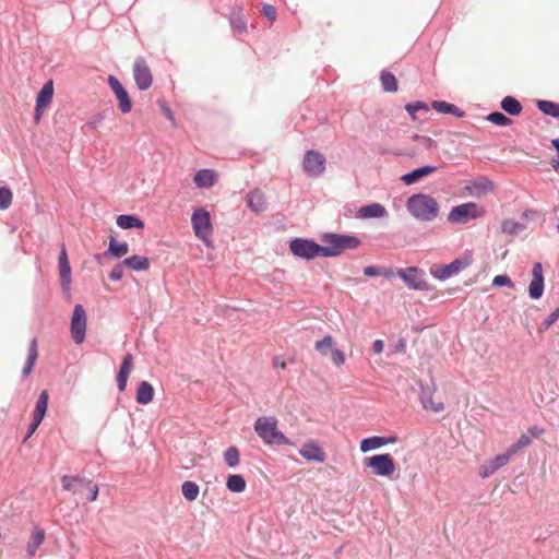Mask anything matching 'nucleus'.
Returning <instances> with one entry per match:
<instances>
[{"mask_svg":"<svg viewBox=\"0 0 559 559\" xmlns=\"http://www.w3.org/2000/svg\"><path fill=\"white\" fill-rule=\"evenodd\" d=\"M406 209L416 219L431 222L439 215V203L437 200L425 193H417L406 201Z\"/></svg>","mask_w":559,"mask_h":559,"instance_id":"obj_1","label":"nucleus"},{"mask_svg":"<svg viewBox=\"0 0 559 559\" xmlns=\"http://www.w3.org/2000/svg\"><path fill=\"white\" fill-rule=\"evenodd\" d=\"M277 425L278 420L274 416L259 417L254 423V431L265 444H290Z\"/></svg>","mask_w":559,"mask_h":559,"instance_id":"obj_2","label":"nucleus"},{"mask_svg":"<svg viewBox=\"0 0 559 559\" xmlns=\"http://www.w3.org/2000/svg\"><path fill=\"white\" fill-rule=\"evenodd\" d=\"M323 257H336L346 250H353L360 246L359 238L349 235L324 234L321 238Z\"/></svg>","mask_w":559,"mask_h":559,"instance_id":"obj_3","label":"nucleus"},{"mask_svg":"<svg viewBox=\"0 0 559 559\" xmlns=\"http://www.w3.org/2000/svg\"><path fill=\"white\" fill-rule=\"evenodd\" d=\"M191 224L197 238H199L207 248L213 247V225L210 212L203 207H198L191 215Z\"/></svg>","mask_w":559,"mask_h":559,"instance_id":"obj_4","label":"nucleus"},{"mask_svg":"<svg viewBox=\"0 0 559 559\" xmlns=\"http://www.w3.org/2000/svg\"><path fill=\"white\" fill-rule=\"evenodd\" d=\"M472 255L465 254L460 259H455L449 264L432 266L430 269V273L435 278L439 281H444L467 269L472 264Z\"/></svg>","mask_w":559,"mask_h":559,"instance_id":"obj_5","label":"nucleus"},{"mask_svg":"<svg viewBox=\"0 0 559 559\" xmlns=\"http://www.w3.org/2000/svg\"><path fill=\"white\" fill-rule=\"evenodd\" d=\"M367 467L372 468L376 476L391 477L396 467L390 454H376L364 460Z\"/></svg>","mask_w":559,"mask_h":559,"instance_id":"obj_6","label":"nucleus"},{"mask_svg":"<svg viewBox=\"0 0 559 559\" xmlns=\"http://www.w3.org/2000/svg\"><path fill=\"white\" fill-rule=\"evenodd\" d=\"M484 214L485 210L483 207L476 203L468 202L454 206L450 211L448 219L452 223H466L468 219L481 217Z\"/></svg>","mask_w":559,"mask_h":559,"instance_id":"obj_7","label":"nucleus"},{"mask_svg":"<svg viewBox=\"0 0 559 559\" xmlns=\"http://www.w3.org/2000/svg\"><path fill=\"white\" fill-rule=\"evenodd\" d=\"M289 249L296 257L306 260H310L319 255L323 257L322 246L308 239L298 238L292 240Z\"/></svg>","mask_w":559,"mask_h":559,"instance_id":"obj_8","label":"nucleus"},{"mask_svg":"<svg viewBox=\"0 0 559 559\" xmlns=\"http://www.w3.org/2000/svg\"><path fill=\"white\" fill-rule=\"evenodd\" d=\"M326 159L324 155L316 150L305 153L302 160L304 171L310 177H320L325 171Z\"/></svg>","mask_w":559,"mask_h":559,"instance_id":"obj_9","label":"nucleus"},{"mask_svg":"<svg viewBox=\"0 0 559 559\" xmlns=\"http://www.w3.org/2000/svg\"><path fill=\"white\" fill-rule=\"evenodd\" d=\"M86 312L82 305H75L71 318V337L75 344H82L86 333Z\"/></svg>","mask_w":559,"mask_h":559,"instance_id":"obj_10","label":"nucleus"},{"mask_svg":"<svg viewBox=\"0 0 559 559\" xmlns=\"http://www.w3.org/2000/svg\"><path fill=\"white\" fill-rule=\"evenodd\" d=\"M334 345V338L331 335H325L322 340L316 342L314 348L321 356H326L330 353L333 365L341 367L345 362V354L335 348Z\"/></svg>","mask_w":559,"mask_h":559,"instance_id":"obj_11","label":"nucleus"},{"mask_svg":"<svg viewBox=\"0 0 559 559\" xmlns=\"http://www.w3.org/2000/svg\"><path fill=\"white\" fill-rule=\"evenodd\" d=\"M133 78L140 90L145 91L151 87L153 83V75L150 67L143 58H138L134 61Z\"/></svg>","mask_w":559,"mask_h":559,"instance_id":"obj_12","label":"nucleus"},{"mask_svg":"<svg viewBox=\"0 0 559 559\" xmlns=\"http://www.w3.org/2000/svg\"><path fill=\"white\" fill-rule=\"evenodd\" d=\"M107 82L119 102L120 111L122 114L130 112L132 109V103L127 90L116 76L109 75Z\"/></svg>","mask_w":559,"mask_h":559,"instance_id":"obj_13","label":"nucleus"},{"mask_svg":"<svg viewBox=\"0 0 559 559\" xmlns=\"http://www.w3.org/2000/svg\"><path fill=\"white\" fill-rule=\"evenodd\" d=\"M423 272L415 266L402 269L397 271V275L406 283L408 288L423 290L426 288V282L420 278Z\"/></svg>","mask_w":559,"mask_h":559,"instance_id":"obj_14","label":"nucleus"},{"mask_svg":"<svg viewBox=\"0 0 559 559\" xmlns=\"http://www.w3.org/2000/svg\"><path fill=\"white\" fill-rule=\"evenodd\" d=\"M544 293L543 265L536 262L532 270V281L528 286V295L532 299H538Z\"/></svg>","mask_w":559,"mask_h":559,"instance_id":"obj_15","label":"nucleus"},{"mask_svg":"<svg viewBox=\"0 0 559 559\" xmlns=\"http://www.w3.org/2000/svg\"><path fill=\"white\" fill-rule=\"evenodd\" d=\"M59 274L63 290H69L71 285V266L64 245L61 246L59 255Z\"/></svg>","mask_w":559,"mask_h":559,"instance_id":"obj_16","label":"nucleus"},{"mask_svg":"<svg viewBox=\"0 0 559 559\" xmlns=\"http://www.w3.org/2000/svg\"><path fill=\"white\" fill-rule=\"evenodd\" d=\"M299 454L307 461H314L322 463L325 461V452L314 441L306 442L299 450Z\"/></svg>","mask_w":559,"mask_h":559,"instance_id":"obj_17","label":"nucleus"},{"mask_svg":"<svg viewBox=\"0 0 559 559\" xmlns=\"http://www.w3.org/2000/svg\"><path fill=\"white\" fill-rule=\"evenodd\" d=\"M46 538V532L38 525H34L29 538L26 543V552L28 557L35 556L37 549L43 545Z\"/></svg>","mask_w":559,"mask_h":559,"instance_id":"obj_18","label":"nucleus"},{"mask_svg":"<svg viewBox=\"0 0 559 559\" xmlns=\"http://www.w3.org/2000/svg\"><path fill=\"white\" fill-rule=\"evenodd\" d=\"M395 442H397V437L396 436H390V437L374 436V437H370V438H366V439L361 440V442H360V451L366 453V452H369L371 450L381 448V447L386 445V444H392V443H395Z\"/></svg>","mask_w":559,"mask_h":559,"instance_id":"obj_19","label":"nucleus"},{"mask_svg":"<svg viewBox=\"0 0 559 559\" xmlns=\"http://www.w3.org/2000/svg\"><path fill=\"white\" fill-rule=\"evenodd\" d=\"M133 369V356L128 353L124 355L120 369L117 374L118 389L123 392L127 388L128 378Z\"/></svg>","mask_w":559,"mask_h":559,"instance_id":"obj_20","label":"nucleus"},{"mask_svg":"<svg viewBox=\"0 0 559 559\" xmlns=\"http://www.w3.org/2000/svg\"><path fill=\"white\" fill-rule=\"evenodd\" d=\"M388 215V212L383 205L380 203H371L365 206H361L358 212L357 216L359 218H380Z\"/></svg>","mask_w":559,"mask_h":559,"instance_id":"obj_21","label":"nucleus"},{"mask_svg":"<svg viewBox=\"0 0 559 559\" xmlns=\"http://www.w3.org/2000/svg\"><path fill=\"white\" fill-rule=\"evenodd\" d=\"M53 96L52 81L47 82L36 97V111H44V109L51 103Z\"/></svg>","mask_w":559,"mask_h":559,"instance_id":"obj_22","label":"nucleus"},{"mask_svg":"<svg viewBox=\"0 0 559 559\" xmlns=\"http://www.w3.org/2000/svg\"><path fill=\"white\" fill-rule=\"evenodd\" d=\"M247 205L255 213L266 210V200L264 193L255 189L247 195Z\"/></svg>","mask_w":559,"mask_h":559,"instance_id":"obj_23","label":"nucleus"},{"mask_svg":"<svg viewBox=\"0 0 559 559\" xmlns=\"http://www.w3.org/2000/svg\"><path fill=\"white\" fill-rule=\"evenodd\" d=\"M436 166H424L402 176V181L405 185H413L424 177H427L437 171Z\"/></svg>","mask_w":559,"mask_h":559,"instance_id":"obj_24","label":"nucleus"},{"mask_svg":"<svg viewBox=\"0 0 559 559\" xmlns=\"http://www.w3.org/2000/svg\"><path fill=\"white\" fill-rule=\"evenodd\" d=\"M217 175L211 169L199 170L193 178L194 183L199 188H210L216 182Z\"/></svg>","mask_w":559,"mask_h":559,"instance_id":"obj_25","label":"nucleus"},{"mask_svg":"<svg viewBox=\"0 0 559 559\" xmlns=\"http://www.w3.org/2000/svg\"><path fill=\"white\" fill-rule=\"evenodd\" d=\"M154 399V388L147 381H142L136 389V402L142 405L151 403Z\"/></svg>","mask_w":559,"mask_h":559,"instance_id":"obj_26","label":"nucleus"},{"mask_svg":"<svg viewBox=\"0 0 559 559\" xmlns=\"http://www.w3.org/2000/svg\"><path fill=\"white\" fill-rule=\"evenodd\" d=\"M229 23H230V26L235 34L241 35L247 32L248 22L243 15L241 9L233 12V14L229 19Z\"/></svg>","mask_w":559,"mask_h":559,"instance_id":"obj_27","label":"nucleus"},{"mask_svg":"<svg viewBox=\"0 0 559 559\" xmlns=\"http://www.w3.org/2000/svg\"><path fill=\"white\" fill-rule=\"evenodd\" d=\"M492 189V182L487 179L476 180L469 187H467L469 194L477 198L486 195L487 193L491 192Z\"/></svg>","mask_w":559,"mask_h":559,"instance_id":"obj_28","label":"nucleus"},{"mask_svg":"<svg viewBox=\"0 0 559 559\" xmlns=\"http://www.w3.org/2000/svg\"><path fill=\"white\" fill-rule=\"evenodd\" d=\"M122 264L132 271H146L150 267V260L142 255H132L122 261Z\"/></svg>","mask_w":559,"mask_h":559,"instance_id":"obj_29","label":"nucleus"},{"mask_svg":"<svg viewBox=\"0 0 559 559\" xmlns=\"http://www.w3.org/2000/svg\"><path fill=\"white\" fill-rule=\"evenodd\" d=\"M117 225L122 229H130V228H138L143 229L144 228V222L136 217L135 215H119L117 217Z\"/></svg>","mask_w":559,"mask_h":559,"instance_id":"obj_30","label":"nucleus"},{"mask_svg":"<svg viewBox=\"0 0 559 559\" xmlns=\"http://www.w3.org/2000/svg\"><path fill=\"white\" fill-rule=\"evenodd\" d=\"M500 105L501 108L511 116H519L523 109L521 103L513 96H506Z\"/></svg>","mask_w":559,"mask_h":559,"instance_id":"obj_31","label":"nucleus"},{"mask_svg":"<svg viewBox=\"0 0 559 559\" xmlns=\"http://www.w3.org/2000/svg\"><path fill=\"white\" fill-rule=\"evenodd\" d=\"M87 481H88V479H85L84 477H81V476L64 475L61 477V485H62L63 490H66V491L76 492L75 487L76 486L85 487Z\"/></svg>","mask_w":559,"mask_h":559,"instance_id":"obj_32","label":"nucleus"},{"mask_svg":"<svg viewBox=\"0 0 559 559\" xmlns=\"http://www.w3.org/2000/svg\"><path fill=\"white\" fill-rule=\"evenodd\" d=\"M432 108L441 114H450L456 117H463L464 111H462L459 107L453 104H449L442 100H435L431 104Z\"/></svg>","mask_w":559,"mask_h":559,"instance_id":"obj_33","label":"nucleus"},{"mask_svg":"<svg viewBox=\"0 0 559 559\" xmlns=\"http://www.w3.org/2000/svg\"><path fill=\"white\" fill-rule=\"evenodd\" d=\"M48 400H49L48 391L43 390L38 396L37 402H36L35 409L33 412V417L44 419L47 408H48Z\"/></svg>","mask_w":559,"mask_h":559,"instance_id":"obj_34","label":"nucleus"},{"mask_svg":"<svg viewBox=\"0 0 559 559\" xmlns=\"http://www.w3.org/2000/svg\"><path fill=\"white\" fill-rule=\"evenodd\" d=\"M38 357V348H37V340L33 338L29 345V352L28 357L25 364V367L23 368V376L27 377L33 370V367L37 360Z\"/></svg>","mask_w":559,"mask_h":559,"instance_id":"obj_35","label":"nucleus"},{"mask_svg":"<svg viewBox=\"0 0 559 559\" xmlns=\"http://www.w3.org/2000/svg\"><path fill=\"white\" fill-rule=\"evenodd\" d=\"M247 483L241 475H229L226 481V487L231 492H242L246 489Z\"/></svg>","mask_w":559,"mask_h":559,"instance_id":"obj_36","label":"nucleus"},{"mask_svg":"<svg viewBox=\"0 0 559 559\" xmlns=\"http://www.w3.org/2000/svg\"><path fill=\"white\" fill-rule=\"evenodd\" d=\"M129 252V245L127 242H117L115 238H110L107 253L115 258H121Z\"/></svg>","mask_w":559,"mask_h":559,"instance_id":"obj_37","label":"nucleus"},{"mask_svg":"<svg viewBox=\"0 0 559 559\" xmlns=\"http://www.w3.org/2000/svg\"><path fill=\"white\" fill-rule=\"evenodd\" d=\"M537 108L545 115L559 118V104L550 100H538Z\"/></svg>","mask_w":559,"mask_h":559,"instance_id":"obj_38","label":"nucleus"},{"mask_svg":"<svg viewBox=\"0 0 559 559\" xmlns=\"http://www.w3.org/2000/svg\"><path fill=\"white\" fill-rule=\"evenodd\" d=\"M199 486L194 481L187 480L181 486V492L188 501H194L199 496Z\"/></svg>","mask_w":559,"mask_h":559,"instance_id":"obj_39","label":"nucleus"},{"mask_svg":"<svg viewBox=\"0 0 559 559\" xmlns=\"http://www.w3.org/2000/svg\"><path fill=\"white\" fill-rule=\"evenodd\" d=\"M381 84L384 91L386 92H396L397 91V81L395 76L389 72V71H382L381 76Z\"/></svg>","mask_w":559,"mask_h":559,"instance_id":"obj_40","label":"nucleus"},{"mask_svg":"<svg viewBox=\"0 0 559 559\" xmlns=\"http://www.w3.org/2000/svg\"><path fill=\"white\" fill-rule=\"evenodd\" d=\"M224 461L229 467L237 466L240 462L239 450L234 445L227 448L224 452Z\"/></svg>","mask_w":559,"mask_h":559,"instance_id":"obj_41","label":"nucleus"},{"mask_svg":"<svg viewBox=\"0 0 559 559\" xmlns=\"http://www.w3.org/2000/svg\"><path fill=\"white\" fill-rule=\"evenodd\" d=\"M524 226L514 219H504L501 223V231L503 234L515 235L522 231Z\"/></svg>","mask_w":559,"mask_h":559,"instance_id":"obj_42","label":"nucleus"},{"mask_svg":"<svg viewBox=\"0 0 559 559\" xmlns=\"http://www.w3.org/2000/svg\"><path fill=\"white\" fill-rule=\"evenodd\" d=\"M486 119L491 123L500 127H508L512 123V120L510 118H508L506 115L499 111L489 114Z\"/></svg>","mask_w":559,"mask_h":559,"instance_id":"obj_43","label":"nucleus"},{"mask_svg":"<svg viewBox=\"0 0 559 559\" xmlns=\"http://www.w3.org/2000/svg\"><path fill=\"white\" fill-rule=\"evenodd\" d=\"M13 194L7 187H0V210H7L12 204Z\"/></svg>","mask_w":559,"mask_h":559,"instance_id":"obj_44","label":"nucleus"},{"mask_svg":"<svg viewBox=\"0 0 559 559\" xmlns=\"http://www.w3.org/2000/svg\"><path fill=\"white\" fill-rule=\"evenodd\" d=\"M405 109L411 115V117L414 121L417 120V117H416L417 111H419V110H424L426 112L429 111L428 105L424 102H416V103L407 104L405 106Z\"/></svg>","mask_w":559,"mask_h":559,"instance_id":"obj_45","label":"nucleus"},{"mask_svg":"<svg viewBox=\"0 0 559 559\" xmlns=\"http://www.w3.org/2000/svg\"><path fill=\"white\" fill-rule=\"evenodd\" d=\"M532 442V439L530 436H526V435H522L518 441L515 443H513L509 450H510V453H513V455L520 451L521 449L527 447L528 444H531Z\"/></svg>","mask_w":559,"mask_h":559,"instance_id":"obj_46","label":"nucleus"},{"mask_svg":"<svg viewBox=\"0 0 559 559\" xmlns=\"http://www.w3.org/2000/svg\"><path fill=\"white\" fill-rule=\"evenodd\" d=\"M512 455L513 453H510V450L508 449L507 453L497 455L489 462L498 471L500 467L504 466L509 462Z\"/></svg>","mask_w":559,"mask_h":559,"instance_id":"obj_47","label":"nucleus"},{"mask_svg":"<svg viewBox=\"0 0 559 559\" xmlns=\"http://www.w3.org/2000/svg\"><path fill=\"white\" fill-rule=\"evenodd\" d=\"M559 318V307L552 311L542 323L540 330H548Z\"/></svg>","mask_w":559,"mask_h":559,"instance_id":"obj_48","label":"nucleus"},{"mask_svg":"<svg viewBox=\"0 0 559 559\" xmlns=\"http://www.w3.org/2000/svg\"><path fill=\"white\" fill-rule=\"evenodd\" d=\"M262 12L270 22L273 23L276 20L277 12L274 5L267 3L263 4Z\"/></svg>","mask_w":559,"mask_h":559,"instance_id":"obj_49","label":"nucleus"},{"mask_svg":"<svg viewBox=\"0 0 559 559\" xmlns=\"http://www.w3.org/2000/svg\"><path fill=\"white\" fill-rule=\"evenodd\" d=\"M85 488L87 489V499L90 501H95L98 496V486L93 484L92 480H88L85 485Z\"/></svg>","mask_w":559,"mask_h":559,"instance_id":"obj_50","label":"nucleus"},{"mask_svg":"<svg viewBox=\"0 0 559 559\" xmlns=\"http://www.w3.org/2000/svg\"><path fill=\"white\" fill-rule=\"evenodd\" d=\"M424 407L426 409H431L435 413L441 412L443 409L442 402H435L432 399H428L424 402Z\"/></svg>","mask_w":559,"mask_h":559,"instance_id":"obj_51","label":"nucleus"},{"mask_svg":"<svg viewBox=\"0 0 559 559\" xmlns=\"http://www.w3.org/2000/svg\"><path fill=\"white\" fill-rule=\"evenodd\" d=\"M415 140L419 141L420 144L427 150H432L437 147L436 141L432 140L431 138L415 135Z\"/></svg>","mask_w":559,"mask_h":559,"instance_id":"obj_52","label":"nucleus"},{"mask_svg":"<svg viewBox=\"0 0 559 559\" xmlns=\"http://www.w3.org/2000/svg\"><path fill=\"white\" fill-rule=\"evenodd\" d=\"M123 264L122 262L120 264H117L109 273V278L111 281H119L123 276Z\"/></svg>","mask_w":559,"mask_h":559,"instance_id":"obj_53","label":"nucleus"},{"mask_svg":"<svg viewBox=\"0 0 559 559\" xmlns=\"http://www.w3.org/2000/svg\"><path fill=\"white\" fill-rule=\"evenodd\" d=\"M492 284L495 286H510L512 287L513 284L511 282V278L508 275H497L495 276Z\"/></svg>","mask_w":559,"mask_h":559,"instance_id":"obj_54","label":"nucleus"},{"mask_svg":"<svg viewBox=\"0 0 559 559\" xmlns=\"http://www.w3.org/2000/svg\"><path fill=\"white\" fill-rule=\"evenodd\" d=\"M496 471L497 469L495 468V466H492L490 464V462H487V463H485L484 465L480 466V468H479V476L481 478H487L490 475H492Z\"/></svg>","mask_w":559,"mask_h":559,"instance_id":"obj_55","label":"nucleus"},{"mask_svg":"<svg viewBox=\"0 0 559 559\" xmlns=\"http://www.w3.org/2000/svg\"><path fill=\"white\" fill-rule=\"evenodd\" d=\"M43 419H39V418H36V417H33L32 419V423L28 427V431L23 440V442H26L27 439L36 431V429L38 428V426L40 425Z\"/></svg>","mask_w":559,"mask_h":559,"instance_id":"obj_56","label":"nucleus"},{"mask_svg":"<svg viewBox=\"0 0 559 559\" xmlns=\"http://www.w3.org/2000/svg\"><path fill=\"white\" fill-rule=\"evenodd\" d=\"M364 274L366 276H379L381 274V269L376 265H369L364 269Z\"/></svg>","mask_w":559,"mask_h":559,"instance_id":"obj_57","label":"nucleus"},{"mask_svg":"<svg viewBox=\"0 0 559 559\" xmlns=\"http://www.w3.org/2000/svg\"><path fill=\"white\" fill-rule=\"evenodd\" d=\"M384 344L381 340H377L373 342L372 349L376 354H381L383 352Z\"/></svg>","mask_w":559,"mask_h":559,"instance_id":"obj_58","label":"nucleus"},{"mask_svg":"<svg viewBox=\"0 0 559 559\" xmlns=\"http://www.w3.org/2000/svg\"><path fill=\"white\" fill-rule=\"evenodd\" d=\"M395 272L393 269H381V276H384V277H388V278H391L393 276H395Z\"/></svg>","mask_w":559,"mask_h":559,"instance_id":"obj_59","label":"nucleus"},{"mask_svg":"<svg viewBox=\"0 0 559 559\" xmlns=\"http://www.w3.org/2000/svg\"><path fill=\"white\" fill-rule=\"evenodd\" d=\"M544 432L543 429H539L538 427L536 426H533L531 428H528V433L533 437H538L540 436L542 433Z\"/></svg>","mask_w":559,"mask_h":559,"instance_id":"obj_60","label":"nucleus"},{"mask_svg":"<svg viewBox=\"0 0 559 559\" xmlns=\"http://www.w3.org/2000/svg\"><path fill=\"white\" fill-rule=\"evenodd\" d=\"M273 366L276 367V368L285 369L286 368V362L277 357V358H275L273 360Z\"/></svg>","mask_w":559,"mask_h":559,"instance_id":"obj_61","label":"nucleus"},{"mask_svg":"<svg viewBox=\"0 0 559 559\" xmlns=\"http://www.w3.org/2000/svg\"><path fill=\"white\" fill-rule=\"evenodd\" d=\"M164 114H165V116H166L170 121H174V120H175V118H174V114H173V111H171L169 108H166V109L164 110Z\"/></svg>","mask_w":559,"mask_h":559,"instance_id":"obj_62","label":"nucleus"},{"mask_svg":"<svg viewBox=\"0 0 559 559\" xmlns=\"http://www.w3.org/2000/svg\"><path fill=\"white\" fill-rule=\"evenodd\" d=\"M552 146L556 148L558 157H559V139H555L551 141Z\"/></svg>","mask_w":559,"mask_h":559,"instance_id":"obj_63","label":"nucleus"},{"mask_svg":"<svg viewBox=\"0 0 559 559\" xmlns=\"http://www.w3.org/2000/svg\"><path fill=\"white\" fill-rule=\"evenodd\" d=\"M43 111H36L35 110V121L38 122L41 117Z\"/></svg>","mask_w":559,"mask_h":559,"instance_id":"obj_64","label":"nucleus"}]
</instances>
